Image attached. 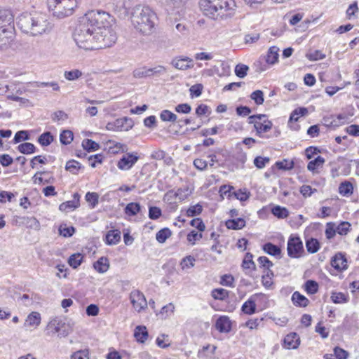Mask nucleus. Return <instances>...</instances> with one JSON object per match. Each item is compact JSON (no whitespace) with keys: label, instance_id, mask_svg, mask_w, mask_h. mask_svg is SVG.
<instances>
[{"label":"nucleus","instance_id":"obj_1","mask_svg":"<svg viewBox=\"0 0 359 359\" xmlns=\"http://www.w3.org/2000/svg\"><path fill=\"white\" fill-rule=\"evenodd\" d=\"M76 45L84 50L105 48L115 43L117 36L111 25V16L104 11L86 13L74 33Z\"/></svg>","mask_w":359,"mask_h":359},{"label":"nucleus","instance_id":"obj_2","mask_svg":"<svg viewBox=\"0 0 359 359\" xmlns=\"http://www.w3.org/2000/svg\"><path fill=\"white\" fill-rule=\"evenodd\" d=\"M17 24L22 32L32 36L48 34L53 29L48 17L43 13H24L18 18Z\"/></svg>","mask_w":359,"mask_h":359},{"label":"nucleus","instance_id":"obj_3","mask_svg":"<svg viewBox=\"0 0 359 359\" xmlns=\"http://www.w3.org/2000/svg\"><path fill=\"white\" fill-rule=\"evenodd\" d=\"M156 19V13L149 6L137 5L133 8L132 25L144 35H150L154 32Z\"/></svg>","mask_w":359,"mask_h":359},{"label":"nucleus","instance_id":"obj_4","mask_svg":"<svg viewBox=\"0 0 359 359\" xmlns=\"http://www.w3.org/2000/svg\"><path fill=\"white\" fill-rule=\"evenodd\" d=\"M199 4L204 15L214 20L232 16L236 7L234 0H201Z\"/></svg>","mask_w":359,"mask_h":359},{"label":"nucleus","instance_id":"obj_5","mask_svg":"<svg viewBox=\"0 0 359 359\" xmlns=\"http://www.w3.org/2000/svg\"><path fill=\"white\" fill-rule=\"evenodd\" d=\"M48 9L58 18H64L73 13L77 6V0H47Z\"/></svg>","mask_w":359,"mask_h":359},{"label":"nucleus","instance_id":"obj_6","mask_svg":"<svg viewBox=\"0 0 359 359\" xmlns=\"http://www.w3.org/2000/svg\"><path fill=\"white\" fill-rule=\"evenodd\" d=\"M73 328L72 325L69 321L61 317H55L48 323L47 325V330L49 333H57L60 337H65L70 332Z\"/></svg>","mask_w":359,"mask_h":359},{"label":"nucleus","instance_id":"obj_7","mask_svg":"<svg viewBox=\"0 0 359 359\" xmlns=\"http://www.w3.org/2000/svg\"><path fill=\"white\" fill-rule=\"evenodd\" d=\"M265 114H257L249 116L248 123L253 124L259 137H262V133L268 132L272 128V122L266 118Z\"/></svg>","mask_w":359,"mask_h":359},{"label":"nucleus","instance_id":"obj_8","mask_svg":"<svg viewBox=\"0 0 359 359\" xmlns=\"http://www.w3.org/2000/svg\"><path fill=\"white\" fill-rule=\"evenodd\" d=\"M288 256L291 258H299L304 253L303 243L299 237H290L287 247Z\"/></svg>","mask_w":359,"mask_h":359},{"label":"nucleus","instance_id":"obj_9","mask_svg":"<svg viewBox=\"0 0 359 359\" xmlns=\"http://www.w3.org/2000/svg\"><path fill=\"white\" fill-rule=\"evenodd\" d=\"M133 126V121L130 118L123 117L109 122L106 125V129L111 131H128Z\"/></svg>","mask_w":359,"mask_h":359},{"label":"nucleus","instance_id":"obj_10","mask_svg":"<svg viewBox=\"0 0 359 359\" xmlns=\"http://www.w3.org/2000/svg\"><path fill=\"white\" fill-rule=\"evenodd\" d=\"M130 299L133 307L139 313L144 310L148 306L144 294L138 290H133L130 292Z\"/></svg>","mask_w":359,"mask_h":359},{"label":"nucleus","instance_id":"obj_11","mask_svg":"<svg viewBox=\"0 0 359 359\" xmlns=\"http://www.w3.org/2000/svg\"><path fill=\"white\" fill-rule=\"evenodd\" d=\"M14 26L0 29V49L8 48L14 39Z\"/></svg>","mask_w":359,"mask_h":359},{"label":"nucleus","instance_id":"obj_12","mask_svg":"<svg viewBox=\"0 0 359 359\" xmlns=\"http://www.w3.org/2000/svg\"><path fill=\"white\" fill-rule=\"evenodd\" d=\"M138 159V156L133 154L127 153L126 154L123 155L118 161L117 167L120 170H128L136 163Z\"/></svg>","mask_w":359,"mask_h":359},{"label":"nucleus","instance_id":"obj_13","mask_svg":"<svg viewBox=\"0 0 359 359\" xmlns=\"http://www.w3.org/2000/svg\"><path fill=\"white\" fill-rule=\"evenodd\" d=\"M14 16L9 9H0V29L14 26Z\"/></svg>","mask_w":359,"mask_h":359},{"label":"nucleus","instance_id":"obj_14","mask_svg":"<svg viewBox=\"0 0 359 359\" xmlns=\"http://www.w3.org/2000/svg\"><path fill=\"white\" fill-rule=\"evenodd\" d=\"M331 265L339 271L347 269V259L344 254L341 252L337 253L331 260Z\"/></svg>","mask_w":359,"mask_h":359},{"label":"nucleus","instance_id":"obj_15","mask_svg":"<svg viewBox=\"0 0 359 359\" xmlns=\"http://www.w3.org/2000/svg\"><path fill=\"white\" fill-rule=\"evenodd\" d=\"M300 344V338L295 332L287 334L283 340V346L287 349H296Z\"/></svg>","mask_w":359,"mask_h":359},{"label":"nucleus","instance_id":"obj_16","mask_svg":"<svg viewBox=\"0 0 359 359\" xmlns=\"http://www.w3.org/2000/svg\"><path fill=\"white\" fill-rule=\"evenodd\" d=\"M279 48L271 46L269 48L266 55L263 57V60L270 65H273L278 61Z\"/></svg>","mask_w":359,"mask_h":359},{"label":"nucleus","instance_id":"obj_17","mask_svg":"<svg viewBox=\"0 0 359 359\" xmlns=\"http://www.w3.org/2000/svg\"><path fill=\"white\" fill-rule=\"evenodd\" d=\"M41 320V314L39 312L32 311L27 316L24 326L25 327L36 328L40 325Z\"/></svg>","mask_w":359,"mask_h":359},{"label":"nucleus","instance_id":"obj_18","mask_svg":"<svg viewBox=\"0 0 359 359\" xmlns=\"http://www.w3.org/2000/svg\"><path fill=\"white\" fill-rule=\"evenodd\" d=\"M216 329L220 332H229L231 329V323L227 316H220L215 323Z\"/></svg>","mask_w":359,"mask_h":359},{"label":"nucleus","instance_id":"obj_19","mask_svg":"<svg viewBox=\"0 0 359 359\" xmlns=\"http://www.w3.org/2000/svg\"><path fill=\"white\" fill-rule=\"evenodd\" d=\"M172 65L178 69L185 70L194 67L192 59L186 57L184 58L174 59L172 61Z\"/></svg>","mask_w":359,"mask_h":359},{"label":"nucleus","instance_id":"obj_20","mask_svg":"<svg viewBox=\"0 0 359 359\" xmlns=\"http://www.w3.org/2000/svg\"><path fill=\"white\" fill-rule=\"evenodd\" d=\"M79 205V195L77 193L74 194L73 200L62 203L60 205L59 209L61 211H67L74 210Z\"/></svg>","mask_w":359,"mask_h":359},{"label":"nucleus","instance_id":"obj_21","mask_svg":"<svg viewBox=\"0 0 359 359\" xmlns=\"http://www.w3.org/2000/svg\"><path fill=\"white\" fill-rule=\"evenodd\" d=\"M134 337L137 341L144 343L148 338L147 327L143 325L137 326L135 329Z\"/></svg>","mask_w":359,"mask_h":359},{"label":"nucleus","instance_id":"obj_22","mask_svg":"<svg viewBox=\"0 0 359 359\" xmlns=\"http://www.w3.org/2000/svg\"><path fill=\"white\" fill-rule=\"evenodd\" d=\"M292 301L295 306L300 307H306L309 303V300L297 291L293 293Z\"/></svg>","mask_w":359,"mask_h":359},{"label":"nucleus","instance_id":"obj_23","mask_svg":"<svg viewBox=\"0 0 359 359\" xmlns=\"http://www.w3.org/2000/svg\"><path fill=\"white\" fill-rule=\"evenodd\" d=\"M93 266L97 272L103 273L109 268V260L107 257H102L93 264Z\"/></svg>","mask_w":359,"mask_h":359},{"label":"nucleus","instance_id":"obj_24","mask_svg":"<svg viewBox=\"0 0 359 359\" xmlns=\"http://www.w3.org/2000/svg\"><path fill=\"white\" fill-rule=\"evenodd\" d=\"M263 250L269 255L274 257H280L281 249L278 245L271 243H266L262 247Z\"/></svg>","mask_w":359,"mask_h":359},{"label":"nucleus","instance_id":"obj_25","mask_svg":"<svg viewBox=\"0 0 359 359\" xmlns=\"http://www.w3.org/2000/svg\"><path fill=\"white\" fill-rule=\"evenodd\" d=\"M121 240V232L118 230H110L106 235V241L108 245H116Z\"/></svg>","mask_w":359,"mask_h":359},{"label":"nucleus","instance_id":"obj_26","mask_svg":"<svg viewBox=\"0 0 359 359\" xmlns=\"http://www.w3.org/2000/svg\"><path fill=\"white\" fill-rule=\"evenodd\" d=\"M245 226V221L243 218L229 219L226 222V226L229 229H241Z\"/></svg>","mask_w":359,"mask_h":359},{"label":"nucleus","instance_id":"obj_27","mask_svg":"<svg viewBox=\"0 0 359 359\" xmlns=\"http://www.w3.org/2000/svg\"><path fill=\"white\" fill-rule=\"evenodd\" d=\"M324 163V158L318 156L315 159L309 162L307 165V169L312 172H315L318 168L323 167Z\"/></svg>","mask_w":359,"mask_h":359},{"label":"nucleus","instance_id":"obj_28","mask_svg":"<svg viewBox=\"0 0 359 359\" xmlns=\"http://www.w3.org/2000/svg\"><path fill=\"white\" fill-rule=\"evenodd\" d=\"M353 184L348 181L341 182L339 187V192L343 196H348L353 194Z\"/></svg>","mask_w":359,"mask_h":359},{"label":"nucleus","instance_id":"obj_29","mask_svg":"<svg viewBox=\"0 0 359 359\" xmlns=\"http://www.w3.org/2000/svg\"><path fill=\"white\" fill-rule=\"evenodd\" d=\"M141 210V205L138 203H129L125 208V213L129 216H135Z\"/></svg>","mask_w":359,"mask_h":359},{"label":"nucleus","instance_id":"obj_30","mask_svg":"<svg viewBox=\"0 0 359 359\" xmlns=\"http://www.w3.org/2000/svg\"><path fill=\"white\" fill-rule=\"evenodd\" d=\"M272 214L279 219H284L288 217L289 211L286 208L276 205L271 209Z\"/></svg>","mask_w":359,"mask_h":359},{"label":"nucleus","instance_id":"obj_31","mask_svg":"<svg viewBox=\"0 0 359 359\" xmlns=\"http://www.w3.org/2000/svg\"><path fill=\"white\" fill-rule=\"evenodd\" d=\"M242 311L248 315H251L256 311L255 302L251 299L246 301L242 306Z\"/></svg>","mask_w":359,"mask_h":359},{"label":"nucleus","instance_id":"obj_32","mask_svg":"<svg viewBox=\"0 0 359 359\" xmlns=\"http://www.w3.org/2000/svg\"><path fill=\"white\" fill-rule=\"evenodd\" d=\"M81 168L80 163L75 160H69L67 162L65 169L74 175H77Z\"/></svg>","mask_w":359,"mask_h":359},{"label":"nucleus","instance_id":"obj_33","mask_svg":"<svg viewBox=\"0 0 359 359\" xmlns=\"http://www.w3.org/2000/svg\"><path fill=\"white\" fill-rule=\"evenodd\" d=\"M83 256L81 253L71 255L68 259L69 264L74 269H76L83 262Z\"/></svg>","mask_w":359,"mask_h":359},{"label":"nucleus","instance_id":"obj_34","mask_svg":"<svg viewBox=\"0 0 359 359\" xmlns=\"http://www.w3.org/2000/svg\"><path fill=\"white\" fill-rule=\"evenodd\" d=\"M35 146L30 142H25L18 145V150L23 154H31L35 152Z\"/></svg>","mask_w":359,"mask_h":359},{"label":"nucleus","instance_id":"obj_35","mask_svg":"<svg viewBox=\"0 0 359 359\" xmlns=\"http://www.w3.org/2000/svg\"><path fill=\"white\" fill-rule=\"evenodd\" d=\"M22 223L25 224L27 227L39 230L40 229V223L34 217H27L22 218Z\"/></svg>","mask_w":359,"mask_h":359},{"label":"nucleus","instance_id":"obj_36","mask_svg":"<svg viewBox=\"0 0 359 359\" xmlns=\"http://www.w3.org/2000/svg\"><path fill=\"white\" fill-rule=\"evenodd\" d=\"M73 138V133L69 130H65L60 135V141L64 145L69 144L72 142Z\"/></svg>","mask_w":359,"mask_h":359},{"label":"nucleus","instance_id":"obj_37","mask_svg":"<svg viewBox=\"0 0 359 359\" xmlns=\"http://www.w3.org/2000/svg\"><path fill=\"white\" fill-rule=\"evenodd\" d=\"M171 234V231L168 228H164L156 233V238L158 243H163Z\"/></svg>","mask_w":359,"mask_h":359},{"label":"nucleus","instance_id":"obj_38","mask_svg":"<svg viewBox=\"0 0 359 359\" xmlns=\"http://www.w3.org/2000/svg\"><path fill=\"white\" fill-rule=\"evenodd\" d=\"M53 136L50 132H45L39 137L38 142L42 146H48L53 142Z\"/></svg>","mask_w":359,"mask_h":359},{"label":"nucleus","instance_id":"obj_39","mask_svg":"<svg viewBox=\"0 0 359 359\" xmlns=\"http://www.w3.org/2000/svg\"><path fill=\"white\" fill-rule=\"evenodd\" d=\"M82 147L88 152L96 151L100 148L99 144L90 139L84 140L82 142Z\"/></svg>","mask_w":359,"mask_h":359},{"label":"nucleus","instance_id":"obj_40","mask_svg":"<svg viewBox=\"0 0 359 359\" xmlns=\"http://www.w3.org/2000/svg\"><path fill=\"white\" fill-rule=\"evenodd\" d=\"M160 118L163 121L175 122L177 121V116L175 114L169 110H163L160 114Z\"/></svg>","mask_w":359,"mask_h":359},{"label":"nucleus","instance_id":"obj_41","mask_svg":"<svg viewBox=\"0 0 359 359\" xmlns=\"http://www.w3.org/2000/svg\"><path fill=\"white\" fill-rule=\"evenodd\" d=\"M252 258H253V255L251 253L248 252L245 255V256L243 260V264H242V266L244 269H255V264L253 262Z\"/></svg>","mask_w":359,"mask_h":359},{"label":"nucleus","instance_id":"obj_42","mask_svg":"<svg viewBox=\"0 0 359 359\" xmlns=\"http://www.w3.org/2000/svg\"><path fill=\"white\" fill-rule=\"evenodd\" d=\"M212 297L215 299L224 300L229 297V292L223 288L214 289L212 291Z\"/></svg>","mask_w":359,"mask_h":359},{"label":"nucleus","instance_id":"obj_43","mask_svg":"<svg viewBox=\"0 0 359 359\" xmlns=\"http://www.w3.org/2000/svg\"><path fill=\"white\" fill-rule=\"evenodd\" d=\"M306 247L309 252L315 253L320 248L319 242L317 239L311 238L306 241Z\"/></svg>","mask_w":359,"mask_h":359},{"label":"nucleus","instance_id":"obj_44","mask_svg":"<svg viewBox=\"0 0 359 359\" xmlns=\"http://www.w3.org/2000/svg\"><path fill=\"white\" fill-rule=\"evenodd\" d=\"M273 276V272L271 270L266 271L265 273L262 277V285L266 288H269L272 284V278Z\"/></svg>","mask_w":359,"mask_h":359},{"label":"nucleus","instance_id":"obj_45","mask_svg":"<svg viewBox=\"0 0 359 359\" xmlns=\"http://www.w3.org/2000/svg\"><path fill=\"white\" fill-rule=\"evenodd\" d=\"M305 290L308 294H316L318 290V284L315 280H309L305 283Z\"/></svg>","mask_w":359,"mask_h":359},{"label":"nucleus","instance_id":"obj_46","mask_svg":"<svg viewBox=\"0 0 359 359\" xmlns=\"http://www.w3.org/2000/svg\"><path fill=\"white\" fill-rule=\"evenodd\" d=\"M331 299L335 304H342L348 302L347 296L342 292H332Z\"/></svg>","mask_w":359,"mask_h":359},{"label":"nucleus","instance_id":"obj_47","mask_svg":"<svg viewBox=\"0 0 359 359\" xmlns=\"http://www.w3.org/2000/svg\"><path fill=\"white\" fill-rule=\"evenodd\" d=\"M306 57L310 61H317L324 59L326 56L320 50H316L313 52L306 53Z\"/></svg>","mask_w":359,"mask_h":359},{"label":"nucleus","instance_id":"obj_48","mask_svg":"<svg viewBox=\"0 0 359 359\" xmlns=\"http://www.w3.org/2000/svg\"><path fill=\"white\" fill-rule=\"evenodd\" d=\"M196 259L194 257L189 255L182 259L180 266L182 269H190L194 266Z\"/></svg>","mask_w":359,"mask_h":359},{"label":"nucleus","instance_id":"obj_49","mask_svg":"<svg viewBox=\"0 0 359 359\" xmlns=\"http://www.w3.org/2000/svg\"><path fill=\"white\" fill-rule=\"evenodd\" d=\"M64 76L69 81H74L82 76V72L79 69H73L65 72Z\"/></svg>","mask_w":359,"mask_h":359},{"label":"nucleus","instance_id":"obj_50","mask_svg":"<svg viewBox=\"0 0 359 359\" xmlns=\"http://www.w3.org/2000/svg\"><path fill=\"white\" fill-rule=\"evenodd\" d=\"M203 208L201 205L196 204L195 205L190 206L187 210V216L191 217L198 215L201 213Z\"/></svg>","mask_w":359,"mask_h":359},{"label":"nucleus","instance_id":"obj_51","mask_svg":"<svg viewBox=\"0 0 359 359\" xmlns=\"http://www.w3.org/2000/svg\"><path fill=\"white\" fill-rule=\"evenodd\" d=\"M351 224L348 222H342L337 226H335L337 233L339 235H346L349 231Z\"/></svg>","mask_w":359,"mask_h":359},{"label":"nucleus","instance_id":"obj_52","mask_svg":"<svg viewBox=\"0 0 359 359\" xmlns=\"http://www.w3.org/2000/svg\"><path fill=\"white\" fill-rule=\"evenodd\" d=\"M250 97L257 105L262 104L264 101V93L260 90H257L252 92L250 95Z\"/></svg>","mask_w":359,"mask_h":359},{"label":"nucleus","instance_id":"obj_53","mask_svg":"<svg viewBox=\"0 0 359 359\" xmlns=\"http://www.w3.org/2000/svg\"><path fill=\"white\" fill-rule=\"evenodd\" d=\"M249 67L243 64L237 65L235 67V74L239 78H244L248 73Z\"/></svg>","mask_w":359,"mask_h":359},{"label":"nucleus","instance_id":"obj_54","mask_svg":"<svg viewBox=\"0 0 359 359\" xmlns=\"http://www.w3.org/2000/svg\"><path fill=\"white\" fill-rule=\"evenodd\" d=\"M29 139V135L27 131L26 130H20L15 133L13 139L14 144H17L23 140H28Z\"/></svg>","mask_w":359,"mask_h":359},{"label":"nucleus","instance_id":"obj_55","mask_svg":"<svg viewBox=\"0 0 359 359\" xmlns=\"http://www.w3.org/2000/svg\"><path fill=\"white\" fill-rule=\"evenodd\" d=\"M133 76L137 79L150 77L148 68L140 67L135 69Z\"/></svg>","mask_w":359,"mask_h":359},{"label":"nucleus","instance_id":"obj_56","mask_svg":"<svg viewBox=\"0 0 359 359\" xmlns=\"http://www.w3.org/2000/svg\"><path fill=\"white\" fill-rule=\"evenodd\" d=\"M269 161L270 158L269 157L257 156L254 160V164L257 168L262 169L264 168Z\"/></svg>","mask_w":359,"mask_h":359},{"label":"nucleus","instance_id":"obj_57","mask_svg":"<svg viewBox=\"0 0 359 359\" xmlns=\"http://www.w3.org/2000/svg\"><path fill=\"white\" fill-rule=\"evenodd\" d=\"M53 121H65L68 118V115L64 111L60 110L55 111L51 116Z\"/></svg>","mask_w":359,"mask_h":359},{"label":"nucleus","instance_id":"obj_58","mask_svg":"<svg viewBox=\"0 0 359 359\" xmlns=\"http://www.w3.org/2000/svg\"><path fill=\"white\" fill-rule=\"evenodd\" d=\"M162 215L161 210L156 206H151L149 209V217L151 219H157Z\"/></svg>","mask_w":359,"mask_h":359},{"label":"nucleus","instance_id":"obj_59","mask_svg":"<svg viewBox=\"0 0 359 359\" xmlns=\"http://www.w3.org/2000/svg\"><path fill=\"white\" fill-rule=\"evenodd\" d=\"M257 261L260 266L263 267L266 271L271 270V267H272L273 265V264L269 259V258L264 256L259 257Z\"/></svg>","mask_w":359,"mask_h":359},{"label":"nucleus","instance_id":"obj_60","mask_svg":"<svg viewBox=\"0 0 359 359\" xmlns=\"http://www.w3.org/2000/svg\"><path fill=\"white\" fill-rule=\"evenodd\" d=\"M337 233L335 224L332 222H329L326 224L325 229V236L327 238L331 239Z\"/></svg>","mask_w":359,"mask_h":359},{"label":"nucleus","instance_id":"obj_61","mask_svg":"<svg viewBox=\"0 0 359 359\" xmlns=\"http://www.w3.org/2000/svg\"><path fill=\"white\" fill-rule=\"evenodd\" d=\"M276 167L278 169L289 170L293 168L294 163L293 161H289L287 160H283V161H278L276 163Z\"/></svg>","mask_w":359,"mask_h":359},{"label":"nucleus","instance_id":"obj_62","mask_svg":"<svg viewBox=\"0 0 359 359\" xmlns=\"http://www.w3.org/2000/svg\"><path fill=\"white\" fill-rule=\"evenodd\" d=\"M71 359H89V352L88 349L79 350L74 352L71 355Z\"/></svg>","mask_w":359,"mask_h":359},{"label":"nucleus","instance_id":"obj_63","mask_svg":"<svg viewBox=\"0 0 359 359\" xmlns=\"http://www.w3.org/2000/svg\"><path fill=\"white\" fill-rule=\"evenodd\" d=\"M358 12V3L356 1L351 4L348 9L346 10V16L347 18L351 20L353 17H355V13Z\"/></svg>","mask_w":359,"mask_h":359},{"label":"nucleus","instance_id":"obj_64","mask_svg":"<svg viewBox=\"0 0 359 359\" xmlns=\"http://www.w3.org/2000/svg\"><path fill=\"white\" fill-rule=\"evenodd\" d=\"M334 353L337 359H347L348 357V351L338 346L334 348Z\"/></svg>","mask_w":359,"mask_h":359}]
</instances>
